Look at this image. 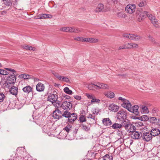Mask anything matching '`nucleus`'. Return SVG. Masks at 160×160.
I'll list each match as a JSON object with an SVG mask.
<instances>
[{
  "instance_id": "nucleus-1",
  "label": "nucleus",
  "mask_w": 160,
  "mask_h": 160,
  "mask_svg": "<svg viewBox=\"0 0 160 160\" xmlns=\"http://www.w3.org/2000/svg\"><path fill=\"white\" fill-rule=\"evenodd\" d=\"M122 122L124 123V127L125 130L129 133L132 132L136 130V127L134 125L127 122L126 120H122Z\"/></svg>"
},
{
  "instance_id": "nucleus-2",
  "label": "nucleus",
  "mask_w": 160,
  "mask_h": 160,
  "mask_svg": "<svg viewBox=\"0 0 160 160\" xmlns=\"http://www.w3.org/2000/svg\"><path fill=\"white\" fill-rule=\"evenodd\" d=\"M126 112L123 110H120L117 113L116 116V118L117 120L116 122H118V120L119 121L125 120V119L127 117Z\"/></svg>"
},
{
  "instance_id": "nucleus-3",
  "label": "nucleus",
  "mask_w": 160,
  "mask_h": 160,
  "mask_svg": "<svg viewBox=\"0 0 160 160\" xmlns=\"http://www.w3.org/2000/svg\"><path fill=\"white\" fill-rule=\"evenodd\" d=\"M138 108L139 106L136 105H134L132 107L131 103H130V105H128L126 108L128 109L129 112H133L136 115H137L138 113Z\"/></svg>"
},
{
  "instance_id": "nucleus-4",
  "label": "nucleus",
  "mask_w": 160,
  "mask_h": 160,
  "mask_svg": "<svg viewBox=\"0 0 160 160\" xmlns=\"http://www.w3.org/2000/svg\"><path fill=\"white\" fill-rule=\"evenodd\" d=\"M72 107V104L70 102L65 101L60 106V109L69 110Z\"/></svg>"
},
{
  "instance_id": "nucleus-5",
  "label": "nucleus",
  "mask_w": 160,
  "mask_h": 160,
  "mask_svg": "<svg viewBox=\"0 0 160 160\" xmlns=\"http://www.w3.org/2000/svg\"><path fill=\"white\" fill-rule=\"evenodd\" d=\"M52 73L59 80L67 83L70 82V79L68 77L61 76L58 73L55 72H54Z\"/></svg>"
},
{
  "instance_id": "nucleus-6",
  "label": "nucleus",
  "mask_w": 160,
  "mask_h": 160,
  "mask_svg": "<svg viewBox=\"0 0 160 160\" xmlns=\"http://www.w3.org/2000/svg\"><path fill=\"white\" fill-rule=\"evenodd\" d=\"M142 137L144 141L148 142L152 139V136L150 132H144L142 133Z\"/></svg>"
},
{
  "instance_id": "nucleus-7",
  "label": "nucleus",
  "mask_w": 160,
  "mask_h": 160,
  "mask_svg": "<svg viewBox=\"0 0 160 160\" xmlns=\"http://www.w3.org/2000/svg\"><path fill=\"white\" fill-rule=\"evenodd\" d=\"M136 5L133 4H129L125 8V11L128 13L132 14L135 11Z\"/></svg>"
},
{
  "instance_id": "nucleus-8",
  "label": "nucleus",
  "mask_w": 160,
  "mask_h": 160,
  "mask_svg": "<svg viewBox=\"0 0 160 160\" xmlns=\"http://www.w3.org/2000/svg\"><path fill=\"white\" fill-rule=\"evenodd\" d=\"M138 15V20L141 22L143 19L148 16V12L144 11H140L139 12H137Z\"/></svg>"
},
{
  "instance_id": "nucleus-9",
  "label": "nucleus",
  "mask_w": 160,
  "mask_h": 160,
  "mask_svg": "<svg viewBox=\"0 0 160 160\" xmlns=\"http://www.w3.org/2000/svg\"><path fill=\"white\" fill-rule=\"evenodd\" d=\"M16 78L15 75H12L9 76L7 80L8 85L9 84L13 85L16 81Z\"/></svg>"
},
{
  "instance_id": "nucleus-10",
  "label": "nucleus",
  "mask_w": 160,
  "mask_h": 160,
  "mask_svg": "<svg viewBox=\"0 0 160 160\" xmlns=\"http://www.w3.org/2000/svg\"><path fill=\"white\" fill-rule=\"evenodd\" d=\"M131 137L135 139H138L142 137V133L141 132L138 131H133L131 134Z\"/></svg>"
},
{
  "instance_id": "nucleus-11",
  "label": "nucleus",
  "mask_w": 160,
  "mask_h": 160,
  "mask_svg": "<svg viewBox=\"0 0 160 160\" xmlns=\"http://www.w3.org/2000/svg\"><path fill=\"white\" fill-rule=\"evenodd\" d=\"M120 123H114L112 126V128L116 130H119L123 127H124V123L122 122V120L119 121Z\"/></svg>"
},
{
  "instance_id": "nucleus-12",
  "label": "nucleus",
  "mask_w": 160,
  "mask_h": 160,
  "mask_svg": "<svg viewBox=\"0 0 160 160\" xmlns=\"http://www.w3.org/2000/svg\"><path fill=\"white\" fill-rule=\"evenodd\" d=\"M118 100L121 101V102L122 103V106L124 108H126L128 105H130V102L122 97H119L118 98Z\"/></svg>"
},
{
  "instance_id": "nucleus-13",
  "label": "nucleus",
  "mask_w": 160,
  "mask_h": 160,
  "mask_svg": "<svg viewBox=\"0 0 160 160\" xmlns=\"http://www.w3.org/2000/svg\"><path fill=\"white\" fill-rule=\"evenodd\" d=\"M62 114L61 112L59 109H57L53 111L52 116L55 119H59Z\"/></svg>"
},
{
  "instance_id": "nucleus-14",
  "label": "nucleus",
  "mask_w": 160,
  "mask_h": 160,
  "mask_svg": "<svg viewBox=\"0 0 160 160\" xmlns=\"http://www.w3.org/2000/svg\"><path fill=\"white\" fill-rule=\"evenodd\" d=\"M119 109V106L114 104H110L108 107V109L110 111L114 112H116L118 111Z\"/></svg>"
},
{
  "instance_id": "nucleus-15",
  "label": "nucleus",
  "mask_w": 160,
  "mask_h": 160,
  "mask_svg": "<svg viewBox=\"0 0 160 160\" xmlns=\"http://www.w3.org/2000/svg\"><path fill=\"white\" fill-rule=\"evenodd\" d=\"M36 88L37 91L39 92H43L45 89V86L44 84L39 82L36 85Z\"/></svg>"
},
{
  "instance_id": "nucleus-16",
  "label": "nucleus",
  "mask_w": 160,
  "mask_h": 160,
  "mask_svg": "<svg viewBox=\"0 0 160 160\" xmlns=\"http://www.w3.org/2000/svg\"><path fill=\"white\" fill-rule=\"evenodd\" d=\"M96 86L99 89H107L109 88V86L107 84L102 83L98 82L96 84Z\"/></svg>"
},
{
  "instance_id": "nucleus-17",
  "label": "nucleus",
  "mask_w": 160,
  "mask_h": 160,
  "mask_svg": "<svg viewBox=\"0 0 160 160\" xmlns=\"http://www.w3.org/2000/svg\"><path fill=\"white\" fill-rule=\"evenodd\" d=\"M23 92L27 94H28L30 93H32L33 89L29 85H27L24 87L22 89Z\"/></svg>"
},
{
  "instance_id": "nucleus-18",
  "label": "nucleus",
  "mask_w": 160,
  "mask_h": 160,
  "mask_svg": "<svg viewBox=\"0 0 160 160\" xmlns=\"http://www.w3.org/2000/svg\"><path fill=\"white\" fill-rule=\"evenodd\" d=\"M58 96L56 94H52L49 96L48 98V100L51 102L52 103L56 102L58 99Z\"/></svg>"
},
{
  "instance_id": "nucleus-19",
  "label": "nucleus",
  "mask_w": 160,
  "mask_h": 160,
  "mask_svg": "<svg viewBox=\"0 0 160 160\" xmlns=\"http://www.w3.org/2000/svg\"><path fill=\"white\" fill-rule=\"evenodd\" d=\"M104 6L102 4L100 3L98 5L95 10V11L97 12L106 11L105 9H104Z\"/></svg>"
},
{
  "instance_id": "nucleus-20",
  "label": "nucleus",
  "mask_w": 160,
  "mask_h": 160,
  "mask_svg": "<svg viewBox=\"0 0 160 160\" xmlns=\"http://www.w3.org/2000/svg\"><path fill=\"white\" fill-rule=\"evenodd\" d=\"M77 118V115L76 113H71L70 117L68 118V121L70 122H72L75 121Z\"/></svg>"
},
{
  "instance_id": "nucleus-21",
  "label": "nucleus",
  "mask_w": 160,
  "mask_h": 160,
  "mask_svg": "<svg viewBox=\"0 0 160 160\" xmlns=\"http://www.w3.org/2000/svg\"><path fill=\"white\" fill-rule=\"evenodd\" d=\"M140 108V111L142 113H148L149 110L147 107L143 105H140L139 106Z\"/></svg>"
},
{
  "instance_id": "nucleus-22",
  "label": "nucleus",
  "mask_w": 160,
  "mask_h": 160,
  "mask_svg": "<svg viewBox=\"0 0 160 160\" xmlns=\"http://www.w3.org/2000/svg\"><path fill=\"white\" fill-rule=\"evenodd\" d=\"M150 133L152 134V137H155L158 135L160 134V131L159 129L155 128L151 130Z\"/></svg>"
},
{
  "instance_id": "nucleus-23",
  "label": "nucleus",
  "mask_w": 160,
  "mask_h": 160,
  "mask_svg": "<svg viewBox=\"0 0 160 160\" xmlns=\"http://www.w3.org/2000/svg\"><path fill=\"white\" fill-rule=\"evenodd\" d=\"M103 124L105 126H109L112 124L111 121L109 118H104L102 121Z\"/></svg>"
},
{
  "instance_id": "nucleus-24",
  "label": "nucleus",
  "mask_w": 160,
  "mask_h": 160,
  "mask_svg": "<svg viewBox=\"0 0 160 160\" xmlns=\"http://www.w3.org/2000/svg\"><path fill=\"white\" fill-rule=\"evenodd\" d=\"M80 31L78 29L74 27H67V32L77 33Z\"/></svg>"
},
{
  "instance_id": "nucleus-25",
  "label": "nucleus",
  "mask_w": 160,
  "mask_h": 160,
  "mask_svg": "<svg viewBox=\"0 0 160 160\" xmlns=\"http://www.w3.org/2000/svg\"><path fill=\"white\" fill-rule=\"evenodd\" d=\"M149 18L152 23L154 26H156L157 25V23H158V21L155 16H153L152 15H150L149 16Z\"/></svg>"
},
{
  "instance_id": "nucleus-26",
  "label": "nucleus",
  "mask_w": 160,
  "mask_h": 160,
  "mask_svg": "<svg viewBox=\"0 0 160 160\" xmlns=\"http://www.w3.org/2000/svg\"><path fill=\"white\" fill-rule=\"evenodd\" d=\"M10 91L12 95H16L17 94L18 92V88L17 87L14 86H12L10 90Z\"/></svg>"
},
{
  "instance_id": "nucleus-27",
  "label": "nucleus",
  "mask_w": 160,
  "mask_h": 160,
  "mask_svg": "<svg viewBox=\"0 0 160 160\" xmlns=\"http://www.w3.org/2000/svg\"><path fill=\"white\" fill-rule=\"evenodd\" d=\"M104 94L107 97L110 98H114L115 95L114 93L111 91L105 92L104 93Z\"/></svg>"
},
{
  "instance_id": "nucleus-28",
  "label": "nucleus",
  "mask_w": 160,
  "mask_h": 160,
  "mask_svg": "<svg viewBox=\"0 0 160 160\" xmlns=\"http://www.w3.org/2000/svg\"><path fill=\"white\" fill-rule=\"evenodd\" d=\"M40 16L39 18V19L51 18H52V15L48 14H42Z\"/></svg>"
},
{
  "instance_id": "nucleus-29",
  "label": "nucleus",
  "mask_w": 160,
  "mask_h": 160,
  "mask_svg": "<svg viewBox=\"0 0 160 160\" xmlns=\"http://www.w3.org/2000/svg\"><path fill=\"white\" fill-rule=\"evenodd\" d=\"M50 126L48 125H44L42 127L43 131L45 133H47L50 131Z\"/></svg>"
},
{
  "instance_id": "nucleus-30",
  "label": "nucleus",
  "mask_w": 160,
  "mask_h": 160,
  "mask_svg": "<svg viewBox=\"0 0 160 160\" xmlns=\"http://www.w3.org/2000/svg\"><path fill=\"white\" fill-rule=\"evenodd\" d=\"M96 84L92 83L89 84L88 85V89L90 90H95V89H97Z\"/></svg>"
},
{
  "instance_id": "nucleus-31",
  "label": "nucleus",
  "mask_w": 160,
  "mask_h": 160,
  "mask_svg": "<svg viewBox=\"0 0 160 160\" xmlns=\"http://www.w3.org/2000/svg\"><path fill=\"white\" fill-rule=\"evenodd\" d=\"M133 36L132 40L135 41H140L142 39V37L139 35L133 34Z\"/></svg>"
},
{
  "instance_id": "nucleus-32",
  "label": "nucleus",
  "mask_w": 160,
  "mask_h": 160,
  "mask_svg": "<svg viewBox=\"0 0 160 160\" xmlns=\"http://www.w3.org/2000/svg\"><path fill=\"white\" fill-rule=\"evenodd\" d=\"M147 4V2L145 0H141L138 4V6L140 7H142L145 6Z\"/></svg>"
},
{
  "instance_id": "nucleus-33",
  "label": "nucleus",
  "mask_w": 160,
  "mask_h": 160,
  "mask_svg": "<svg viewBox=\"0 0 160 160\" xmlns=\"http://www.w3.org/2000/svg\"><path fill=\"white\" fill-rule=\"evenodd\" d=\"M64 92L67 94L71 95L72 94V92L70 90L68 87H65L64 89Z\"/></svg>"
},
{
  "instance_id": "nucleus-34",
  "label": "nucleus",
  "mask_w": 160,
  "mask_h": 160,
  "mask_svg": "<svg viewBox=\"0 0 160 160\" xmlns=\"http://www.w3.org/2000/svg\"><path fill=\"white\" fill-rule=\"evenodd\" d=\"M81 127L85 131H88L89 130L90 128L88 126H86L83 124H81Z\"/></svg>"
},
{
  "instance_id": "nucleus-35",
  "label": "nucleus",
  "mask_w": 160,
  "mask_h": 160,
  "mask_svg": "<svg viewBox=\"0 0 160 160\" xmlns=\"http://www.w3.org/2000/svg\"><path fill=\"white\" fill-rule=\"evenodd\" d=\"M72 127L70 124H68L66 127H65L63 130L65 131L67 133H68L69 131L71 129Z\"/></svg>"
},
{
  "instance_id": "nucleus-36",
  "label": "nucleus",
  "mask_w": 160,
  "mask_h": 160,
  "mask_svg": "<svg viewBox=\"0 0 160 160\" xmlns=\"http://www.w3.org/2000/svg\"><path fill=\"white\" fill-rule=\"evenodd\" d=\"M91 103L95 102L97 103H99L100 102V100L96 98L95 96H94L92 100H91Z\"/></svg>"
},
{
  "instance_id": "nucleus-37",
  "label": "nucleus",
  "mask_w": 160,
  "mask_h": 160,
  "mask_svg": "<svg viewBox=\"0 0 160 160\" xmlns=\"http://www.w3.org/2000/svg\"><path fill=\"white\" fill-rule=\"evenodd\" d=\"M103 158L104 160H112V156L107 154L103 157Z\"/></svg>"
},
{
  "instance_id": "nucleus-38",
  "label": "nucleus",
  "mask_w": 160,
  "mask_h": 160,
  "mask_svg": "<svg viewBox=\"0 0 160 160\" xmlns=\"http://www.w3.org/2000/svg\"><path fill=\"white\" fill-rule=\"evenodd\" d=\"M68 110H66L65 111L63 114H62V116L65 117V118H68L70 117V115L71 113L70 112L68 111Z\"/></svg>"
},
{
  "instance_id": "nucleus-39",
  "label": "nucleus",
  "mask_w": 160,
  "mask_h": 160,
  "mask_svg": "<svg viewBox=\"0 0 160 160\" xmlns=\"http://www.w3.org/2000/svg\"><path fill=\"white\" fill-rule=\"evenodd\" d=\"M2 1L7 6H10L12 4V3L10 0H2Z\"/></svg>"
},
{
  "instance_id": "nucleus-40",
  "label": "nucleus",
  "mask_w": 160,
  "mask_h": 160,
  "mask_svg": "<svg viewBox=\"0 0 160 160\" xmlns=\"http://www.w3.org/2000/svg\"><path fill=\"white\" fill-rule=\"evenodd\" d=\"M117 16L119 18H125V15L123 12H118L117 13Z\"/></svg>"
},
{
  "instance_id": "nucleus-41",
  "label": "nucleus",
  "mask_w": 160,
  "mask_h": 160,
  "mask_svg": "<svg viewBox=\"0 0 160 160\" xmlns=\"http://www.w3.org/2000/svg\"><path fill=\"white\" fill-rule=\"evenodd\" d=\"M133 34H129V33H126L124 34L123 35V36L127 38H128L129 39H131L132 40V38L133 37Z\"/></svg>"
},
{
  "instance_id": "nucleus-42",
  "label": "nucleus",
  "mask_w": 160,
  "mask_h": 160,
  "mask_svg": "<svg viewBox=\"0 0 160 160\" xmlns=\"http://www.w3.org/2000/svg\"><path fill=\"white\" fill-rule=\"evenodd\" d=\"M141 120L142 121H147L149 119L148 116L147 115H144L140 117Z\"/></svg>"
},
{
  "instance_id": "nucleus-43",
  "label": "nucleus",
  "mask_w": 160,
  "mask_h": 160,
  "mask_svg": "<svg viewBox=\"0 0 160 160\" xmlns=\"http://www.w3.org/2000/svg\"><path fill=\"white\" fill-rule=\"evenodd\" d=\"M52 103L57 108H59L60 107L61 105H60L58 101H57L56 102H53V103L52 102Z\"/></svg>"
},
{
  "instance_id": "nucleus-44",
  "label": "nucleus",
  "mask_w": 160,
  "mask_h": 160,
  "mask_svg": "<svg viewBox=\"0 0 160 160\" xmlns=\"http://www.w3.org/2000/svg\"><path fill=\"white\" fill-rule=\"evenodd\" d=\"M89 42L95 43L98 41V40L96 38H89Z\"/></svg>"
},
{
  "instance_id": "nucleus-45",
  "label": "nucleus",
  "mask_w": 160,
  "mask_h": 160,
  "mask_svg": "<svg viewBox=\"0 0 160 160\" xmlns=\"http://www.w3.org/2000/svg\"><path fill=\"white\" fill-rule=\"evenodd\" d=\"M150 120L152 123H156L158 121H159L155 117H150Z\"/></svg>"
},
{
  "instance_id": "nucleus-46",
  "label": "nucleus",
  "mask_w": 160,
  "mask_h": 160,
  "mask_svg": "<svg viewBox=\"0 0 160 160\" xmlns=\"http://www.w3.org/2000/svg\"><path fill=\"white\" fill-rule=\"evenodd\" d=\"M8 72L2 69H0V74L5 75H8Z\"/></svg>"
},
{
  "instance_id": "nucleus-47",
  "label": "nucleus",
  "mask_w": 160,
  "mask_h": 160,
  "mask_svg": "<svg viewBox=\"0 0 160 160\" xmlns=\"http://www.w3.org/2000/svg\"><path fill=\"white\" fill-rule=\"evenodd\" d=\"M5 96L2 93H0V102H2L4 101Z\"/></svg>"
},
{
  "instance_id": "nucleus-48",
  "label": "nucleus",
  "mask_w": 160,
  "mask_h": 160,
  "mask_svg": "<svg viewBox=\"0 0 160 160\" xmlns=\"http://www.w3.org/2000/svg\"><path fill=\"white\" fill-rule=\"evenodd\" d=\"M148 39L152 43L154 44L157 43V42L155 41V39L151 36H148Z\"/></svg>"
},
{
  "instance_id": "nucleus-49",
  "label": "nucleus",
  "mask_w": 160,
  "mask_h": 160,
  "mask_svg": "<svg viewBox=\"0 0 160 160\" xmlns=\"http://www.w3.org/2000/svg\"><path fill=\"white\" fill-rule=\"evenodd\" d=\"M130 45L131 48H138V45L135 43H130Z\"/></svg>"
},
{
  "instance_id": "nucleus-50",
  "label": "nucleus",
  "mask_w": 160,
  "mask_h": 160,
  "mask_svg": "<svg viewBox=\"0 0 160 160\" xmlns=\"http://www.w3.org/2000/svg\"><path fill=\"white\" fill-rule=\"evenodd\" d=\"M87 155L88 156H91L92 157V158H93L95 156V154L94 153V152L92 151H88Z\"/></svg>"
},
{
  "instance_id": "nucleus-51",
  "label": "nucleus",
  "mask_w": 160,
  "mask_h": 160,
  "mask_svg": "<svg viewBox=\"0 0 160 160\" xmlns=\"http://www.w3.org/2000/svg\"><path fill=\"white\" fill-rule=\"evenodd\" d=\"M79 120L80 122H85L86 120L85 117L84 116L82 115L79 118Z\"/></svg>"
},
{
  "instance_id": "nucleus-52",
  "label": "nucleus",
  "mask_w": 160,
  "mask_h": 160,
  "mask_svg": "<svg viewBox=\"0 0 160 160\" xmlns=\"http://www.w3.org/2000/svg\"><path fill=\"white\" fill-rule=\"evenodd\" d=\"M22 75V77L24 79H28L31 78V76L28 74H24Z\"/></svg>"
},
{
  "instance_id": "nucleus-53",
  "label": "nucleus",
  "mask_w": 160,
  "mask_h": 160,
  "mask_svg": "<svg viewBox=\"0 0 160 160\" xmlns=\"http://www.w3.org/2000/svg\"><path fill=\"white\" fill-rule=\"evenodd\" d=\"M85 95L88 99H92L94 96V95L92 94H90L88 93H86Z\"/></svg>"
},
{
  "instance_id": "nucleus-54",
  "label": "nucleus",
  "mask_w": 160,
  "mask_h": 160,
  "mask_svg": "<svg viewBox=\"0 0 160 160\" xmlns=\"http://www.w3.org/2000/svg\"><path fill=\"white\" fill-rule=\"evenodd\" d=\"M88 118H91L93 119L94 120H95V117L94 116L92 115L91 114H89L87 117Z\"/></svg>"
},
{
  "instance_id": "nucleus-55",
  "label": "nucleus",
  "mask_w": 160,
  "mask_h": 160,
  "mask_svg": "<svg viewBox=\"0 0 160 160\" xmlns=\"http://www.w3.org/2000/svg\"><path fill=\"white\" fill-rule=\"evenodd\" d=\"M130 44V43H125L124 45L125 49L131 48Z\"/></svg>"
},
{
  "instance_id": "nucleus-56",
  "label": "nucleus",
  "mask_w": 160,
  "mask_h": 160,
  "mask_svg": "<svg viewBox=\"0 0 160 160\" xmlns=\"http://www.w3.org/2000/svg\"><path fill=\"white\" fill-rule=\"evenodd\" d=\"M59 30L61 31L67 32V27L61 28L59 29Z\"/></svg>"
},
{
  "instance_id": "nucleus-57",
  "label": "nucleus",
  "mask_w": 160,
  "mask_h": 160,
  "mask_svg": "<svg viewBox=\"0 0 160 160\" xmlns=\"http://www.w3.org/2000/svg\"><path fill=\"white\" fill-rule=\"evenodd\" d=\"M99 111L98 109H94L92 111V112L93 114H97L98 113Z\"/></svg>"
},
{
  "instance_id": "nucleus-58",
  "label": "nucleus",
  "mask_w": 160,
  "mask_h": 160,
  "mask_svg": "<svg viewBox=\"0 0 160 160\" xmlns=\"http://www.w3.org/2000/svg\"><path fill=\"white\" fill-rule=\"evenodd\" d=\"M82 37H78L74 38V40L77 41H82Z\"/></svg>"
},
{
  "instance_id": "nucleus-59",
  "label": "nucleus",
  "mask_w": 160,
  "mask_h": 160,
  "mask_svg": "<svg viewBox=\"0 0 160 160\" xmlns=\"http://www.w3.org/2000/svg\"><path fill=\"white\" fill-rule=\"evenodd\" d=\"M89 38H82V42H89Z\"/></svg>"
},
{
  "instance_id": "nucleus-60",
  "label": "nucleus",
  "mask_w": 160,
  "mask_h": 160,
  "mask_svg": "<svg viewBox=\"0 0 160 160\" xmlns=\"http://www.w3.org/2000/svg\"><path fill=\"white\" fill-rule=\"evenodd\" d=\"M117 134L121 137L123 135V132L122 131L118 130L117 132Z\"/></svg>"
},
{
  "instance_id": "nucleus-61",
  "label": "nucleus",
  "mask_w": 160,
  "mask_h": 160,
  "mask_svg": "<svg viewBox=\"0 0 160 160\" xmlns=\"http://www.w3.org/2000/svg\"><path fill=\"white\" fill-rule=\"evenodd\" d=\"M22 47L24 49H25L26 50H29V46L28 45H22Z\"/></svg>"
},
{
  "instance_id": "nucleus-62",
  "label": "nucleus",
  "mask_w": 160,
  "mask_h": 160,
  "mask_svg": "<svg viewBox=\"0 0 160 160\" xmlns=\"http://www.w3.org/2000/svg\"><path fill=\"white\" fill-rule=\"evenodd\" d=\"M74 98L75 99L78 100H80L81 99V97L78 95L74 96Z\"/></svg>"
},
{
  "instance_id": "nucleus-63",
  "label": "nucleus",
  "mask_w": 160,
  "mask_h": 160,
  "mask_svg": "<svg viewBox=\"0 0 160 160\" xmlns=\"http://www.w3.org/2000/svg\"><path fill=\"white\" fill-rule=\"evenodd\" d=\"M29 49L30 51H35L36 50V48H35L29 46Z\"/></svg>"
},
{
  "instance_id": "nucleus-64",
  "label": "nucleus",
  "mask_w": 160,
  "mask_h": 160,
  "mask_svg": "<svg viewBox=\"0 0 160 160\" xmlns=\"http://www.w3.org/2000/svg\"><path fill=\"white\" fill-rule=\"evenodd\" d=\"M5 69L8 71H10L12 72H15V70L14 69H12L11 68H5Z\"/></svg>"
}]
</instances>
